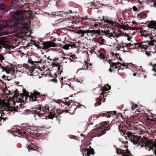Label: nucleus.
Listing matches in <instances>:
<instances>
[{
  "instance_id": "obj_45",
  "label": "nucleus",
  "mask_w": 156,
  "mask_h": 156,
  "mask_svg": "<svg viewBox=\"0 0 156 156\" xmlns=\"http://www.w3.org/2000/svg\"><path fill=\"white\" fill-rule=\"evenodd\" d=\"M117 20H118V22H119V23H122V22H121V20H120L119 18L118 19V18L117 19Z\"/></svg>"
},
{
  "instance_id": "obj_33",
  "label": "nucleus",
  "mask_w": 156,
  "mask_h": 156,
  "mask_svg": "<svg viewBox=\"0 0 156 156\" xmlns=\"http://www.w3.org/2000/svg\"><path fill=\"white\" fill-rule=\"evenodd\" d=\"M152 70L156 72V64H154L153 65V69Z\"/></svg>"
},
{
  "instance_id": "obj_34",
  "label": "nucleus",
  "mask_w": 156,
  "mask_h": 156,
  "mask_svg": "<svg viewBox=\"0 0 156 156\" xmlns=\"http://www.w3.org/2000/svg\"><path fill=\"white\" fill-rule=\"evenodd\" d=\"M63 78L62 77L61 79L60 80V81L61 82V85H62L61 88H62V86H63Z\"/></svg>"
},
{
  "instance_id": "obj_61",
  "label": "nucleus",
  "mask_w": 156,
  "mask_h": 156,
  "mask_svg": "<svg viewBox=\"0 0 156 156\" xmlns=\"http://www.w3.org/2000/svg\"><path fill=\"white\" fill-rule=\"evenodd\" d=\"M150 66H153V65H152V63H150Z\"/></svg>"
},
{
  "instance_id": "obj_13",
  "label": "nucleus",
  "mask_w": 156,
  "mask_h": 156,
  "mask_svg": "<svg viewBox=\"0 0 156 156\" xmlns=\"http://www.w3.org/2000/svg\"><path fill=\"white\" fill-rule=\"evenodd\" d=\"M81 151H82V154L83 156H89L90 154H92L93 151H90L88 149H83L82 148L80 149Z\"/></svg>"
},
{
  "instance_id": "obj_38",
  "label": "nucleus",
  "mask_w": 156,
  "mask_h": 156,
  "mask_svg": "<svg viewBox=\"0 0 156 156\" xmlns=\"http://www.w3.org/2000/svg\"><path fill=\"white\" fill-rule=\"evenodd\" d=\"M48 116L49 119H52L54 117V116L53 115H49Z\"/></svg>"
},
{
  "instance_id": "obj_15",
  "label": "nucleus",
  "mask_w": 156,
  "mask_h": 156,
  "mask_svg": "<svg viewBox=\"0 0 156 156\" xmlns=\"http://www.w3.org/2000/svg\"><path fill=\"white\" fill-rule=\"evenodd\" d=\"M147 26L149 28L153 30L156 29V22L154 21H151L148 22Z\"/></svg>"
},
{
  "instance_id": "obj_23",
  "label": "nucleus",
  "mask_w": 156,
  "mask_h": 156,
  "mask_svg": "<svg viewBox=\"0 0 156 156\" xmlns=\"http://www.w3.org/2000/svg\"><path fill=\"white\" fill-rule=\"evenodd\" d=\"M65 104L66 105H67L69 108H71L72 106H73V102L72 101H69V102H67V101H66V103H65Z\"/></svg>"
},
{
  "instance_id": "obj_29",
  "label": "nucleus",
  "mask_w": 156,
  "mask_h": 156,
  "mask_svg": "<svg viewBox=\"0 0 156 156\" xmlns=\"http://www.w3.org/2000/svg\"><path fill=\"white\" fill-rule=\"evenodd\" d=\"M65 87L66 88V90H68L70 89L71 86H70L68 84L66 83L65 85Z\"/></svg>"
},
{
  "instance_id": "obj_41",
  "label": "nucleus",
  "mask_w": 156,
  "mask_h": 156,
  "mask_svg": "<svg viewBox=\"0 0 156 156\" xmlns=\"http://www.w3.org/2000/svg\"><path fill=\"white\" fill-rule=\"evenodd\" d=\"M100 58L102 59H104L105 58V57L103 55H101L100 56Z\"/></svg>"
},
{
  "instance_id": "obj_18",
  "label": "nucleus",
  "mask_w": 156,
  "mask_h": 156,
  "mask_svg": "<svg viewBox=\"0 0 156 156\" xmlns=\"http://www.w3.org/2000/svg\"><path fill=\"white\" fill-rule=\"evenodd\" d=\"M32 112L34 114V117L36 120H37L38 118L39 117L42 119H44V118H42L41 117L40 114H39V111H37V110H34Z\"/></svg>"
},
{
  "instance_id": "obj_25",
  "label": "nucleus",
  "mask_w": 156,
  "mask_h": 156,
  "mask_svg": "<svg viewBox=\"0 0 156 156\" xmlns=\"http://www.w3.org/2000/svg\"><path fill=\"white\" fill-rule=\"evenodd\" d=\"M135 136V135H133L132 133L130 132L128 138L129 139L131 142L133 140V138H134V137Z\"/></svg>"
},
{
  "instance_id": "obj_35",
  "label": "nucleus",
  "mask_w": 156,
  "mask_h": 156,
  "mask_svg": "<svg viewBox=\"0 0 156 156\" xmlns=\"http://www.w3.org/2000/svg\"><path fill=\"white\" fill-rule=\"evenodd\" d=\"M101 101L100 100V102H97L96 103H95L94 105L96 107L98 105H100L101 104Z\"/></svg>"
},
{
  "instance_id": "obj_26",
  "label": "nucleus",
  "mask_w": 156,
  "mask_h": 156,
  "mask_svg": "<svg viewBox=\"0 0 156 156\" xmlns=\"http://www.w3.org/2000/svg\"><path fill=\"white\" fill-rule=\"evenodd\" d=\"M63 58L62 60V63H67V62H69V59L68 58H65V57H62Z\"/></svg>"
},
{
  "instance_id": "obj_6",
  "label": "nucleus",
  "mask_w": 156,
  "mask_h": 156,
  "mask_svg": "<svg viewBox=\"0 0 156 156\" xmlns=\"http://www.w3.org/2000/svg\"><path fill=\"white\" fill-rule=\"evenodd\" d=\"M39 93L37 92H35L34 93H27L26 96L29 98V99L30 101H37V98H38Z\"/></svg>"
},
{
  "instance_id": "obj_12",
  "label": "nucleus",
  "mask_w": 156,
  "mask_h": 156,
  "mask_svg": "<svg viewBox=\"0 0 156 156\" xmlns=\"http://www.w3.org/2000/svg\"><path fill=\"white\" fill-rule=\"evenodd\" d=\"M119 131L120 133L121 134L124 136L126 139L128 138L130 132L124 131V129H122V127L119 126Z\"/></svg>"
},
{
  "instance_id": "obj_1",
  "label": "nucleus",
  "mask_w": 156,
  "mask_h": 156,
  "mask_svg": "<svg viewBox=\"0 0 156 156\" xmlns=\"http://www.w3.org/2000/svg\"><path fill=\"white\" fill-rule=\"evenodd\" d=\"M18 19H12L8 21L2 20L0 21V37L5 35L6 32L5 30V28L10 27L14 28V31L21 34L28 32V28L26 26H23L21 22ZM5 39L4 37H0V51L4 45Z\"/></svg>"
},
{
  "instance_id": "obj_16",
  "label": "nucleus",
  "mask_w": 156,
  "mask_h": 156,
  "mask_svg": "<svg viewBox=\"0 0 156 156\" xmlns=\"http://www.w3.org/2000/svg\"><path fill=\"white\" fill-rule=\"evenodd\" d=\"M23 67L25 69H29L28 70V74L30 76H33V73L34 72L33 69L32 67H31L30 68H29V66L27 64H24L23 65Z\"/></svg>"
},
{
  "instance_id": "obj_53",
  "label": "nucleus",
  "mask_w": 156,
  "mask_h": 156,
  "mask_svg": "<svg viewBox=\"0 0 156 156\" xmlns=\"http://www.w3.org/2000/svg\"><path fill=\"white\" fill-rule=\"evenodd\" d=\"M109 72H112V69L111 68H110L109 70Z\"/></svg>"
},
{
  "instance_id": "obj_30",
  "label": "nucleus",
  "mask_w": 156,
  "mask_h": 156,
  "mask_svg": "<svg viewBox=\"0 0 156 156\" xmlns=\"http://www.w3.org/2000/svg\"><path fill=\"white\" fill-rule=\"evenodd\" d=\"M69 46L68 44H65L63 46V48L66 50L69 49Z\"/></svg>"
},
{
  "instance_id": "obj_55",
  "label": "nucleus",
  "mask_w": 156,
  "mask_h": 156,
  "mask_svg": "<svg viewBox=\"0 0 156 156\" xmlns=\"http://www.w3.org/2000/svg\"><path fill=\"white\" fill-rule=\"evenodd\" d=\"M16 106V107H17V108H20V106Z\"/></svg>"
},
{
  "instance_id": "obj_49",
  "label": "nucleus",
  "mask_w": 156,
  "mask_h": 156,
  "mask_svg": "<svg viewBox=\"0 0 156 156\" xmlns=\"http://www.w3.org/2000/svg\"><path fill=\"white\" fill-rule=\"evenodd\" d=\"M69 59V61H71V62H73L74 61V60H72L71 58H68Z\"/></svg>"
},
{
  "instance_id": "obj_2",
  "label": "nucleus",
  "mask_w": 156,
  "mask_h": 156,
  "mask_svg": "<svg viewBox=\"0 0 156 156\" xmlns=\"http://www.w3.org/2000/svg\"><path fill=\"white\" fill-rule=\"evenodd\" d=\"M148 45L156 46V41L155 40H151L150 41H147L140 43H135L134 44V46L138 51H144L147 56L149 57L151 55V53L145 50L147 49Z\"/></svg>"
},
{
  "instance_id": "obj_63",
  "label": "nucleus",
  "mask_w": 156,
  "mask_h": 156,
  "mask_svg": "<svg viewBox=\"0 0 156 156\" xmlns=\"http://www.w3.org/2000/svg\"><path fill=\"white\" fill-rule=\"evenodd\" d=\"M26 133V132H23V133H24V134Z\"/></svg>"
},
{
  "instance_id": "obj_22",
  "label": "nucleus",
  "mask_w": 156,
  "mask_h": 156,
  "mask_svg": "<svg viewBox=\"0 0 156 156\" xmlns=\"http://www.w3.org/2000/svg\"><path fill=\"white\" fill-rule=\"evenodd\" d=\"M41 108H42L41 109V111L44 112V113L46 112L49 110V108L47 105L44 107H41Z\"/></svg>"
},
{
  "instance_id": "obj_31",
  "label": "nucleus",
  "mask_w": 156,
  "mask_h": 156,
  "mask_svg": "<svg viewBox=\"0 0 156 156\" xmlns=\"http://www.w3.org/2000/svg\"><path fill=\"white\" fill-rule=\"evenodd\" d=\"M105 87L106 88V89L105 90V91H107L110 89L111 88V87L110 86H109L108 85H106L105 86Z\"/></svg>"
},
{
  "instance_id": "obj_17",
  "label": "nucleus",
  "mask_w": 156,
  "mask_h": 156,
  "mask_svg": "<svg viewBox=\"0 0 156 156\" xmlns=\"http://www.w3.org/2000/svg\"><path fill=\"white\" fill-rule=\"evenodd\" d=\"M103 20L105 23H107L108 24H110L111 26H115L117 25V22H114L110 20H108V19H107L103 18Z\"/></svg>"
},
{
  "instance_id": "obj_54",
  "label": "nucleus",
  "mask_w": 156,
  "mask_h": 156,
  "mask_svg": "<svg viewBox=\"0 0 156 156\" xmlns=\"http://www.w3.org/2000/svg\"><path fill=\"white\" fill-rule=\"evenodd\" d=\"M53 81H54V82H55V83L57 82V80L55 79Z\"/></svg>"
},
{
  "instance_id": "obj_32",
  "label": "nucleus",
  "mask_w": 156,
  "mask_h": 156,
  "mask_svg": "<svg viewBox=\"0 0 156 156\" xmlns=\"http://www.w3.org/2000/svg\"><path fill=\"white\" fill-rule=\"evenodd\" d=\"M35 46L38 48H41L43 49V46H42H42H41L39 44H36Z\"/></svg>"
},
{
  "instance_id": "obj_51",
  "label": "nucleus",
  "mask_w": 156,
  "mask_h": 156,
  "mask_svg": "<svg viewBox=\"0 0 156 156\" xmlns=\"http://www.w3.org/2000/svg\"><path fill=\"white\" fill-rule=\"evenodd\" d=\"M83 69V68H81V69H78V70H77V71L76 73H77L78 72L79 70H82Z\"/></svg>"
},
{
  "instance_id": "obj_28",
  "label": "nucleus",
  "mask_w": 156,
  "mask_h": 156,
  "mask_svg": "<svg viewBox=\"0 0 156 156\" xmlns=\"http://www.w3.org/2000/svg\"><path fill=\"white\" fill-rule=\"evenodd\" d=\"M8 109L9 110L12 112L13 111H16L17 109L14 107H8Z\"/></svg>"
},
{
  "instance_id": "obj_57",
  "label": "nucleus",
  "mask_w": 156,
  "mask_h": 156,
  "mask_svg": "<svg viewBox=\"0 0 156 156\" xmlns=\"http://www.w3.org/2000/svg\"><path fill=\"white\" fill-rule=\"evenodd\" d=\"M127 39H128V41H129V40H130V38H129V37H128V38Z\"/></svg>"
},
{
  "instance_id": "obj_64",
  "label": "nucleus",
  "mask_w": 156,
  "mask_h": 156,
  "mask_svg": "<svg viewBox=\"0 0 156 156\" xmlns=\"http://www.w3.org/2000/svg\"><path fill=\"white\" fill-rule=\"evenodd\" d=\"M153 76H156V74H153Z\"/></svg>"
},
{
  "instance_id": "obj_27",
  "label": "nucleus",
  "mask_w": 156,
  "mask_h": 156,
  "mask_svg": "<svg viewBox=\"0 0 156 156\" xmlns=\"http://www.w3.org/2000/svg\"><path fill=\"white\" fill-rule=\"evenodd\" d=\"M105 33L108 36V37H113V34L110 33L109 31H108L107 32H105Z\"/></svg>"
},
{
  "instance_id": "obj_3",
  "label": "nucleus",
  "mask_w": 156,
  "mask_h": 156,
  "mask_svg": "<svg viewBox=\"0 0 156 156\" xmlns=\"http://www.w3.org/2000/svg\"><path fill=\"white\" fill-rule=\"evenodd\" d=\"M107 125H102L98 128L94 129L91 131L93 134V137H100L105 133V130L108 131L110 129L109 127H106Z\"/></svg>"
},
{
  "instance_id": "obj_37",
  "label": "nucleus",
  "mask_w": 156,
  "mask_h": 156,
  "mask_svg": "<svg viewBox=\"0 0 156 156\" xmlns=\"http://www.w3.org/2000/svg\"><path fill=\"white\" fill-rule=\"evenodd\" d=\"M4 59V57L0 54V61H2Z\"/></svg>"
},
{
  "instance_id": "obj_14",
  "label": "nucleus",
  "mask_w": 156,
  "mask_h": 156,
  "mask_svg": "<svg viewBox=\"0 0 156 156\" xmlns=\"http://www.w3.org/2000/svg\"><path fill=\"white\" fill-rule=\"evenodd\" d=\"M27 148L28 149L29 151H30V150H31L33 151H36L37 149V148L35 146L32 142L30 140L28 141V146Z\"/></svg>"
},
{
  "instance_id": "obj_42",
  "label": "nucleus",
  "mask_w": 156,
  "mask_h": 156,
  "mask_svg": "<svg viewBox=\"0 0 156 156\" xmlns=\"http://www.w3.org/2000/svg\"><path fill=\"white\" fill-rule=\"evenodd\" d=\"M70 58H72L74 59H75L76 58H77L76 57L75 55H71L70 56Z\"/></svg>"
},
{
  "instance_id": "obj_50",
  "label": "nucleus",
  "mask_w": 156,
  "mask_h": 156,
  "mask_svg": "<svg viewBox=\"0 0 156 156\" xmlns=\"http://www.w3.org/2000/svg\"><path fill=\"white\" fill-rule=\"evenodd\" d=\"M28 61L29 63H33V62H34L32 60H29Z\"/></svg>"
},
{
  "instance_id": "obj_48",
  "label": "nucleus",
  "mask_w": 156,
  "mask_h": 156,
  "mask_svg": "<svg viewBox=\"0 0 156 156\" xmlns=\"http://www.w3.org/2000/svg\"><path fill=\"white\" fill-rule=\"evenodd\" d=\"M82 19L84 20H87V19H88V18H87V17H83Z\"/></svg>"
},
{
  "instance_id": "obj_10",
  "label": "nucleus",
  "mask_w": 156,
  "mask_h": 156,
  "mask_svg": "<svg viewBox=\"0 0 156 156\" xmlns=\"http://www.w3.org/2000/svg\"><path fill=\"white\" fill-rule=\"evenodd\" d=\"M0 69H1L2 72L5 71L7 74L12 73L13 70L12 68L11 67L8 66H3L0 64Z\"/></svg>"
},
{
  "instance_id": "obj_43",
  "label": "nucleus",
  "mask_w": 156,
  "mask_h": 156,
  "mask_svg": "<svg viewBox=\"0 0 156 156\" xmlns=\"http://www.w3.org/2000/svg\"><path fill=\"white\" fill-rule=\"evenodd\" d=\"M143 36H144L145 37H150V36H149V35L147 34H143Z\"/></svg>"
},
{
  "instance_id": "obj_5",
  "label": "nucleus",
  "mask_w": 156,
  "mask_h": 156,
  "mask_svg": "<svg viewBox=\"0 0 156 156\" xmlns=\"http://www.w3.org/2000/svg\"><path fill=\"white\" fill-rule=\"evenodd\" d=\"M145 149L149 151L150 150H154L155 156H156V144H154L151 141H147V144H145Z\"/></svg>"
},
{
  "instance_id": "obj_60",
  "label": "nucleus",
  "mask_w": 156,
  "mask_h": 156,
  "mask_svg": "<svg viewBox=\"0 0 156 156\" xmlns=\"http://www.w3.org/2000/svg\"><path fill=\"white\" fill-rule=\"evenodd\" d=\"M113 113H116V111H114Z\"/></svg>"
},
{
  "instance_id": "obj_44",
  "label": "nucleus",
  "mask_w": 156,
  "mask_h": 156,
  "mask_svg": "<svg viewBox=\"0 0 156 156\" xmlns=\"http://www.w3.org/2000/svg\"><path fill=\"white\" fill-rule=\"evenodd\" d=\"M137 105H134V106H132L131 107V108L132 109H135V108L137 107Z\"/></svg>"
},
{
  "instance_id": "obj_19",
  "label": "nucleus",
  "mask_w": 156,
  "mask_h": 156,
  "mask_svg": "<svg viewBox=\"0 0 156 156\" xmlns=\"http://www.w3.org/2000/svg\"><path fill=\"white\" fill-rule=\"evenodd\" d=\"M109 64H110V66L111 67H112L113 66H115V69H117L118 67L117 66H118L119 64H120V65L124 67H125L126 66L125 65H122L119 62L113 63L112 62L111 63L109 62Z\"/></svg>"
},
{
  "instance_id": "obj_4",
  "label": "nucleus",
  "mask_w": 156,
  "mask_h": 156,
  "mask_svg": "<svg viewBox=\"0 0 156 156\" xmlns=\"http://www.w3.org/2000/svg\"><path fill=\"white\" fill-rule=\"evenodd\" d=\"M79 32L80 34H82V36H84L85 34L90 32L92 33L93 34H97V36L95 38L94 41L95 42L98 43L100 44H102L104 40V39L103 38V37L101 35H100V32L98 30L86 31L80 30Z\"/></svg>"
},
{
  "instance_id": "obj_62",
  "label": "nucleus",
  "mask_w": 156,
  "mask_h": 156,
  "mask_svg": "<svg viewBox=\"0 0 156 156\" xmlns=\"http://www.w3.org/2000/svg\"><path fill=\"white\" fill-rule=\"evenodd\" d=\"M13 104L14 105H15L16 103H14Z\"/></svg>"
},
{
  "instance_id": "obj_47",
  "label": "nucleus",
  "mask_w": 156,
  "mask_h": 156,
  "mask_svg": "<svg viewBox=\"0 0 156 156\" xmlns=\"http://www.w3.org/2000/svg\"><path fill=\"white\" fill-rule=\"evenodd\" d=\"M115 55L117 58H119V56L118 54H115Z\"/></svg>"
},
{
  "instance_id": "obj_46",
  "label": "nucleus",
  "mask_w": 156,
  "mask_h": 156,
  "mask_svg": "<svg viewBox=\"0 0 156 156\" xmlns=\"http://www.w3.org/2000/svg\"><path fill=\"white\" fill-rule=\"evenodd\" d=\"M3 105V104L2 101L0 100V107H1Z\"/></svg>"
},
{
  "instance_id": "obj_40",
  "label": "nucleus",
  "mask_w": 156,
  "mask_h": 156,
  "mask_svg": "<svg viewBox=\"0 0 156 156\" xmlns=\"http://www.w3.org/2000/svg\"><path fill=\"white\" fill-rule=\"evenodd\" d=\"M2 116L0 117V121H1V120H2V119H3L4 120H5L6 118L2 117Z\"/></svg>"
},
{
  "instance_id": "obj_36",
  "label": "nucleus",
  "mask_w": 156,
  "mask_h": 156,
  "mask_svg": "<svg viewBox=\"0 0 156 156\" xmlns=\"http://www.w3.org/2000/svg\"><path fill=\"white\" fill-rule=\"evenodd\" d=\"M141 15V16L143 19H145L147 17V15L146 14H142Z\"/></svg>"
},
{
  "instance_id": "obj_20",
  "label": "nucleus",
  "mask_w": 156,
  "mask_h": 156,
  "mask_svg": "<svg viewBox=\"0 0 156 156\" xmlns=\"http://www.w3.org/2000/svg\"><path fill=\"white\" fill-rule=\"evenodd\" d=\"M145 2L146 3H147L151 7L153 6L156 7V3L154 1L153 2L152 0H146Z\"/></svg>"
},
{
  "instance_id": "obj_21",
  "label": "nucleus",
  "mask_w": 156,
  "mask_h": 156,
  "mask_svg": "<svg viewBox=\"0 0 156 156\" xmlns=\"http://www.w3.org/2000/svg\"><path fill=\"white\" fill-rule=\"evenodd\" d=\"M36 110H37V111H39V114H40V116L41 117L43 115V114L44 113V112L41 111V109H42L40 105H37L36 107Z\"/></svg>"
},
{
  "instance_id": "obj_11",
  "label": "nucleus",
  "mask_w": 156,
  "mask_h": 156,
  "mask_svg": "<svg viewBox=\"0 0 156 156\" xmlns=\"http://www.w3.org/2000/svg\"><path fill=\"white\" fill-rule=\"evenodd\" d=\"M130 45H133L134 46V44H132L131 43L127 44L126 43H122L121 45H118L115 47V49L117 50H120L122 51L123 50V48L126 46H130Z\"/></svg>"
},
{
  "instance_id": "obj_8",
  "label": "nucleus",
  "mask_w": 156,
  "mask_h": 156,
  "mask_svg": "<svg viewBox=\"0 0 156 156\" xmlns=\"http://www.w3.org/2000/svg\"><path fill=\"white\" fill-rule=\"evenodd\" d=\"M43 46V49H47L51 47H55L56 44L54 43L51 41L43 42L42 43Z\"/></svg>"
},
{
  "instance_id": "obj_39",
  "label": "nucleus",
  "mask_w": 156,
  "mask_h": 156,
  "mask_svg": "<svg viewBox=\"0 0 156 156\" xmlns=\"http://www.w3.org/2000/svg\"><path fill=\"white\" fill-rule=\"evenodd\" d=\"M133 11H136L137 10V8L135 6H133Z\"/></svg>"
},
{
  "instance_id": "obj_59",
  "label": "nucleus",
  "mask_w": 156,
  "mask_h": 156,
  "mask_svg": "<svg viewBox=\"0 0 156 156\" xmlns=\"http://www.w3.org/2000/svg\"><path fill=\"white\" fill-rule=\"evenodd\" d=\"M133 75L134 76H136V74H135V73H134V74H133Z\"/></svg>"
},
{
  "instance_id": "obj_9",
  "label": "nucleus",
  "mask_w": 156,
  "mask_h": 156,
  "mask_svg": "<svg viewBox=\"0 0 156 156\" xmlns=\"http://www.w3.org/2000/svg\"><path fill=\"white\" fill-rule=\"evenodd\" d=\"M124 150H122L121 149L116 148V152L118 154H122L123 156H126V153H127L129 154L128 152L127 146L126 145H124Z\"/></svg>"
},
{
  "instance_id": "obj_24",
  "label": "nucleus",
  "mask_w": 156,
  "mask_h": 156,
  "mask_svg": "<svg viewBox=\"0 0 156 156\" xmlns=\"http://www.w3.org/2000/svg\"><path fill=\"white\" fill-rule=\"evenodd\" d=\"M84 63L85 64L83 66H84V67H86L87 69L89 67L91 66L92 65V64L91 63H88L86 61H85Z\"/></svg>"
},
{
  "instance_id": "obj_58",
  "label": "nucleus",
  "mask_w": 156,
  "mask_h": 156,
  "mask_svg": "<svg viewBox=\"0 0 156 156\" xmlns=\"http://www.w3.org/2000/svg\"><path fill=\"white\" fill-rule=\"evenodd\" d=\"M121 142H122V143H123V144H124L125 143V142H123V141H122Z\"/></svg>"
},
{
  "instance_id": "obj_7",
  "label": "nucleus",
  "mask_w": 156,
  "mask_h": 156,
  "mask_svg": "<svg viewBox=\"0 0 156 156\" xmlns=\"http://www.w3.org/2000/svg\"><path fill=\"white\" fill-rule=\"evenodd\" d=\"M133 142L134 144H138L141 145V147L145 148V144H147L146 143H143V141L141 139H140L137 136L135 135L133 140L131 142Z\"/></svg>"
},
{
  "instance_id": "obj_56",
  "label": "nucleus",
  "mask_w": 156,
  "mask_h": 156,
  "mask_svg": "<svg viewBox=\"0 0 156 156\" xmlns=\"http://www.w3.org/2000/svg\"><path fill=\"white\" fill-rule=\"evenodd\" d=\"M147 76L146 75H144V78H146Z\"/></svg>"
},
{
  "instance_id": "obj_52",
  "label": "nucleus",
  "mask_w": 156,
  "mask_h": 156,
  "mask_svg": "<svg viewBox=\"0 0 156 156\" xmlns=\"http://www.w3.org/2000/svg\"><path fill=\"white\" fill-rule=\"evenodd\" d=\"M138 2H139V3L141 4V2H144V1L143 0H142L141 1H138Z\"/></svg>"
}]
</instances>
